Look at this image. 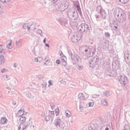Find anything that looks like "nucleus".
<instances>
[{"mask_svg":"<svg viewBox=\"0 0 130 130\" xmlns=\"http://www.w3.org/2000/svg\"><path fill=\"white\" fill-rule=\"evenodd\" d=\"M105 37H110V34H109V32H105Z\"/></svg>","mask_w":130,"mask_h":130,"instance_id":"obj_45","label":"nucleus"},{"mask_svg":"<svg viewBox=\"0 0 130 130\" xmlns=\"http://www.w3.org/2000/svg\"><path fill=\"white\" fill-rule=\"evenodd\" d=\"M101 102L104 106H108V102H107V100H106V99L102 100Z\"/></svg>","mask_w":130,"mask_h":130,"instance_id":"obj_26","label":"nucleus"},{"mask_svg":"<svg viewBox=\"0 0 130 130\" xmlns=\"http://www.w3.org/2000/svg\"><path fill=\"white\" fill-rule=\"evenodd\" d=\"M45 44V46H46L47 47H48V48H49V44Z\"/></svg>","mask_w":130,"mask_h":130,"instance_id":"obj_60","label":"nucleus"},{"mask_svg":"<svg viewBox=\"0 0 130 130\" xmlns=\"http://www.w3.org/2000/svg\"><path fill=\"white\" fill-rule=\"evenodd\" d=\"M78 98L80 100H85V96L84 95V94H83V93L82 92L79 93Z\"/></svg>","mask_w":130,"mask_h":130,"instance_id":"obj_24","label":"nucleus"},{"mask_svg":"<svg viewBox=\"0 0 130 130\" xmlns=\"http://www.w3.org/2000/svg\"><path fill=\"white\" fill-rule=\"evenodd\" d=\"M34 61H35V62H38V61H39L38 58L35 57L34 58Z\"/></svg>","mask_w":130,"mask_h":130,"instance_id":"obj_51","label":"nucleus"},{"mask_svg":"<svg viewBox=\"0 0 130 130\" xmlns=\"http://www.w3.org/2000/svg\"><path fill=\"white\" fill-rule=\"evenodd\" d=\"M105 130H109V128L106 127Z\"/></svg>","mask_w":130,"mask_h":130,"instance_id":"obj_64","label":"nucleus"},{"mask_svg":"<svg viewBox=\"0 0 130 130\" xmlns=\"http://www.w3.org/2000/svg\"><path fill=\"white\" fill-rule=\"evenodd\" d=\"M22 126V130H25L28 128L29 125H30V122H26L25 123H22V124H20Z\"/></svg>","mask_w":130,"mask_h":130,"instance_id":"obj_16","label":"nucleus"},{"mask_svg":"<svg viewBox=\"0 0 130 130\" xmlns=\"http://www.w3.org/2000/svg\"><path fill=\"white\" fill-rule=\"evenodd\" d=\"M49 116L51 118V119H53L54 118L55 114H54V111H49Z\"/></svg>","mask_w":130,"mask_h":130,"instance_id":"obj_23","label":"nucleus"},{"mask_svg":"<svg viewBox=\"0 0 130 130\" xmlns=\"http://www.w3.org/2000/svg\"><path fill=\"white\" fill-rule=\"evenodd\" d=\"M12 104H13V105L15 106V105H16L17 104V103H15V102H13Z\"/></svg>","mask_w":130,"mask_h":130,"instance_id":"obj_62","label":"nucleus"},{"mask_svg":"<svg viewBox=\"0 0 130 130\" xmlns=\"http://www.w3.org/2000/svg\"><path fill=\"white\" fill-rule=\"evenodd\" d=\"M9 70H8V69H6V68H4V69H2L1 70V73H7V72H8Z\"/></svg>","mask_w":130,"mask_h":130,"instance_id":"obj_39","label":"nucleus"},{"mask_svg":"<svg viewBox=\"0 0 130 130\" xmlns=\"http://www.w3.org/2000/svg\"><path fill=\"white\" fill-rule=\"evenodd\" d=\"M41 85L42 86V88L45 90V88H46V86H47V83H46V81H44V82L42 83Z\"/></svg>","mask_w":130,"mask_h":130,"instance_id":"obj_32","label":"nucleus"},{"mask_svg":"<svg viewBox=\"0 0 130 130\" xmlns=\"http://www.w3.org/2000/svg\"><path fill=\"white\" fill-rule=\"evenodd\" d=\"M115 18L119 23H125L126 15L122 9L119 8L115 15Z\"/></svg>","mask_w":130,"mask_h":130,"instance_id":"obj_3","label":"nucleus"},{"mask_svg":"<svg viewBox=\"0 0 130 130\" xmlns=\"http://www.w3.org/2000/svg\"><path fill=\"white\" fill-rule=\"evenodd\" d=\"M12 43H13V40H9L7 41V47L8 49H12L13 48V46H12Z\"/></svg>","mask_w":130,"mask_h":130,"instance_id":"obj_18","label":"nucleus"},{"mask_svg":"<svg viewBox=\"0 0 130 130\" xmlns=\"http://www.w3.org/2000/svg\"><path fill=\"white\" fill-rule=\"evenodd\" d=\"M2 17H4V10H3L2 5H0V18Z\"/></svg>","mask_w":130,"mask_h":130,"instance_id":"obj_28","label":"nucleus"},{"mask_svg":"<svg viewBox=\"0 0 130 130\" xmlns=\"http://www.w3.org/2000/svg\"><path fill=\"white\" fill-rule=\"evenodd\" d=\"M68 53L69 55H70V57L71 58V59L73 60L74 54H75L74 50H73V49H68Z\"/></svg>","mask_w":130,"mask_h":130,"instance_id":"obj_17","label":"nucleus"},{"mask_svg":"<svg viewBox=\"0 0 130 130\" xmlns=\"http://www.w3.org/2000/svg\"><path fill=\"white\" fill-rule=\"evenodd\" d=\"M79 109L80 110H83V107L81 105L79 106Z\"/></svg>","mask_w":130,"mask_h":130,"instance_id":"obj_57","label":"nucleus"},{"mask_svg":"<svg viewBox=\"0 0 130 130\" xmlns=\"http://www.w3.org/2000/svg\"><path fill=\"white\" fill-rule=\"evenodd\" d=\"M82 35L80 34H75L71 38L72 42H78L81 40Z\"/></svg>","mask_w":130,"mask_h":130,"instance_id":"obj_9","label":"nucleus"},{"mask_svg":"<svg viewBox=\"0 0 130 130\" xmlns=\"http://www.w3.org/2000/svg\"><path fill=\"white\" fill-rule=\"evenodd\" d=\"M10 1L11 0H0V2L3 4H8Z\"/></svg>","mask_w":130,"mask_h":130,"instance_id":"obj_37","label":"nucleus"},{"mask_svg":"<svg viewBox=\"0 0 130 130\" xmlns=\"http://www.w3.org/2000/svg\"><path fill=\"white\" fill-rule=\"evenodd\" d=\"M56 116H58L59 114V109L58 108H57L56 109L55 111Z\"/></svg>","mask_w":130,"mask_h":130,"instance_id":"obj_35","label":"nucleus"},{"mask_svg":"<svg viewBox=\"0 0 130 130\" xmlns=\"http://www.w3.org/2000/svg\"><path fill=\"white\" fill-rule=\"evenodd\" d=\"M119 81H120V84L122 85V86H125V85H126V84L128 83L127 77L124 75H121L120 76V78H119Z\"/></svg>","mask_w":130,"mask_h":130,"instance_id":"obj_8","label":"nucleus"},{"mask_svg":"<svg viewBox=\"0 0 130 130\" xmlns=\"http://www.w3.org/2000/svg\"><path fill=\"white\" fill-rule=\"evenodd\" d=\"M35 125H30V127L32 128V129H33L34 130H35V129H36V127H35Z\"/></svg>","mask_w":130,"mask_h":130,"instance_id":"obj_50","label":"nucleus"},{"mask_svg":"<svg viewBox=\"0 0 130 130\" xmlns=\"http://www.w3.org/2000/svg\"><path fill=\"white\" fill-rule=\"evenodd\" d=\"M89 105L90 107H93V106H94V103L90 102L89 103Z\"/></svg>","mask_w":130,"mask_h":130,"instance_id":"obj_49","label":"nucleus"},{"mask_svg":"<svg viewBox=\"0 0 130 130\" xmlns=\"http://www.w3.org/2000/svg\"><path fill=\"white\" fill-rule=\"evenodd\" d=\"M23 43V40L22 39H20L16 41L15 45L16 46V48H20L22 46V44Z\"/></svg>","mask_w":130,"mask_h":130,"instance_id":"obj_14","label":"nucleus"},{"mask_svg":"<svg viewBox=\"0 0 130 130\" xmlns=\"http://www.w3.org/2000/svg\"><path fill=\"white\" fill-rule=\"evenodd\" d=\"M60 84L61 86H66V81H63V80H61L60 81Z\"/></svg>","mask_w":130,"mask_h":130,"instance_id":"obj_42","label":"nucleus"},{"mask_svg":"<svg viewBox=\"0 0 130 130\" xmlns=\"http://www.w3.org/2000/svg\"><path fill=\"white\" fill-rule=\"evenodd\" d=\"M76 68H77V69H78V70H83V66H82V65H81V66H80V65H77V66H76Z\"/></svg>","mask_w":130,"mask_h":130,"instance_id":"obj_41","label":"nucleus"},{"mask_svg":"<svg viewBox=\"0 0 130 130\" xmlns=\"http://www.w3.org/2000/svg\"><path fill=\"white\" fill-rule=\"evenodd\" d=\"M37 33L38 34H39V35H40V36H41V37H42V36H43V34L42 33V30H41V29H38L37 30Z\"/></svg>","mask_w":130,"mask_h":130,"instance_id":"obj_34","label":"nucleus"},{"mask_svg":"<svg viewBox=\"0 0 130 130\" xmlns=\"http://www.w3.org/2000/svg\"><path fill=\"white\" fill-rule=\"evenodd\" d=\"M13 67L14 68H18V64L16 63H13Z\"/></svg>","mask_w":130,"mask_h":130,"instance_id":"obj_54","label":"nucleus"},{"mask_svg":"<svg viewBox=\"0 0 130 130\" xmlns=\"http://www.w3.org/2000/svg\"><path fill=\"white\" fill-rule=\"evenodd\" d=\"M32 53H34V54H35V52H36L35 48L33 49V50H32Z\"/></svg>","mask_w":130,"mask_h":130,"instance_id":"obj_58","label":"nucleus"},{"mask_svg":"<svg viewBox=\"0 0 130 130\" xmlns=\"http://www.w3.org/2000/svg\"><path fill=\"white\" fill-rule=\"evenodd\" d=\"M66 70L67 72H70L71 71V68H70V66L66 67Z\"/></svg>","mask_w":130,"mask_h":130,"instance_id":"obj_47","label":"nucleus"},{"mask_svg":"<svg viewBox=\"0 0 130 130\" xmlns=\"http://www.w3.org/2000/svg\"><path fill=\"white\" fill-rule=\"evenodd\" d=\"M124 58L126 63H129L130 62V53L128 52H125L124 53Z\"/></svg>","mask_w":130,"mask_h":130,"instance_id":"obj_13","label":"nucleus"},{"mask_svg":"<svg viewBox=\"0 0 130 130\" xmlns=\"http://www.w3.org/2000/svg\"><path fill=\"white\" fill-rule=\"evenodd\" d=\"M8 123V119L6 117H3L1 118V121H0V123L1 124H7Z\"/></svg>","mask_w":130,"mask_h":130,"instance_id":"obj_22","label":"nucleus"},{"mask_svg":"<svg viewBox=\"0 0 130 130\" xmlns=\"http://www.w3.org/2000/svg\"><path fill=\"white\" fill-rule=\"evenodd\" d=\"M99 61V58H98V56H95L90 58L89 61V66L90 68H95V67L98 64Z\"/></svg>","mask_w":130,"mask_h":130,"instance_id":"obj_7","label":"nucleus"},{"mask_svg":"<svg viewBox=\"0 0 130 130\" xmlns=\"http://www.w3.org/2000/svg\"><path fill=\"white\" fill-rule=\"evenodd\" d=\"M43 42H44V43H45V44H46V38H45V39H44Z\"/></svg>","mask_w":130,"mask_h":130,"instance_id":"obj_61","label":"nucleus"},{"mask_svg":"<svg viewBox=\"0 0 130 130\" xmlns=\"http://www.w3.org/2000/svg\"><path fill=\"white\" fill-rule=\"evenodd\" d=\"M48 83H49V87L50 86H53V84H52V81H51V80H49V81H48Z\"/></svg>","mask_w":130,"mask_h":130,"instance_id":"obj_48","label":"nucleus"},{"mask_svg":"<svg viewBox=\"0 0 130 130\" xmlns=\"http://www.w3.org/2000/svg\"><path fill=\"white\" fill-rule=\"evenodd\" d=\"M63 129L62 130H69V128L68 127V126L67 125H63Z\"/></svg>","mask_w":130,"mask_h":130,"instance_id":"obj_46","label":"nucleus"},{"mask_svg":"<svg viewBox=\"0 0 130 130\" xmlns=\"http://www.w3.org/2000/svg\"><path fill=\"white\" fill-rule=\"evenodd\" d=\"M83 50H84L85 52H89L88 53V57H91L93 56L94 54H95V52H96V49L94 47H89L88 46H85L83 47Z\"/></svg>","mask_w":130,"mask_h":130,"instance_id":"obj_6","label":"nucleus"},{"mask_svg":"<svg viewBox=\"0 0 130 130\" xmlns=\"http://www.w3.org/2000/svg\"><path fill=\"white\" fill-rule=\"evenodd\" d=\"M109 94H110V92H109V91H105L103 93V95H104V96H108L109 95Z\"/></svg>","mask_w":130,"mask_h":130,"instance_id":"obj_40","label":"nucleus"},{"mask_svg":"<svg viewBox=\"0 0 130 130\" xmlns=\"http://www.w3.org/2000/svg\"><path fill=\"white\" fill-rule=\"evenodd\" d=\"M89 25L86 23L80 24L78 28V31L80 33L79 35L83 36V34L84 33L87 32L89 31Z\"/></svg>","mask_w":130,"mask_h":130,"instance_id":"obj_4","label":"nucleus"},{"mask_svg":"<svg viewBox=\"0 0 130 130\" xmlns=\"http://www.w3.org/2000/svg\"><path fill=\"white\" fill-rule=\"evenodd\" d=\"M74 5L75 6L76 9H77V10L78 11L79 15H80V16H82V11H81V8L80 7V4H79V2L75 1L74 2Z\"/></svg>","mask_w":130,"mask_h":130,"instance_id":"obj_12","label":"nucleus"},{"mask_svg":"<svg viewBox=\"0 0 130 130\" xmlns=\"http://www.w3.org/2000/svg\"><path fill=\"white\" fill-rule=\"evenodd\" d=\"M57 6L60 12H64L69 8V3L66 0H62Z\"/></svg>","mask_w":130,"mask_h":130,"instance_id":"obj_5","label":"nucleus"},{"mask_svg":"<svg viewBox=\"0 0 130 130\" xmlns=\"http://www.w3.org/2000/svg\"><path fill=\"white\" fill-rule=\"evenodd\" d=\"M92 98H97V97H98V95H97V94H93L92 95Z\"/></svg>","mask_w":130,"mask_h":130,"instance_id":"obj_53","label":"nucleus"},{"mask_svg":"<svg viewBox=\"0 0 130 130\" xmlns=\"http://www.w3.org/2000/svg\"><path fill=\"white\" fill-rule=\"evenodd\" d=\"M5 79L6 81H8V80H11V78H10V76H8V75H6L5 76Z\"/></svg>","mask_w":130,"mask_h":130,"instance_id":"obj_44","label":"nucleus"},{"mask_svg":"<svg viewBox=\"0 0 130 130\" xmlns=\"http://www.w3.org/2000/svg\"><path fill=\"white\" fill-rule=\"evenodd\" d=\"M68 18L70 19L71 24L73 25L72 23H77L78 22V19L79 18V14L78 12L74 9H70L67 12Z\"/></svg>","mask_w":130,"mask_h":130,"instance_id":"obj_2","label":"nucleus"},{"mask_svg":"<svg viewBox=\"0 0 130 130\" xmlns=\"http://www.w3.org/2000/svg\"><path fill=\"white\" fill-rule=\"evenodd\" d=\"M96 13L99 15H95V18L97 21L100 22L102 20H106L107 18V13L101 6H98L96 8Z\"/></svg>","mask_w":130,"mask_h":130,"instance_id":"obj_1","label":"nucleus"},{"mask_svg":"<svg viewBox=\"0 0 130 130\" xmlns=\"http://www.w3.org/2000/svg\"><path fill=\"white\" fill-rule=\"evenodd\" d=\"M23 29H27V31H29V30H34L35 26L32 24L25 23L23 25Z\"/></svg>","mask_w":130,"mask_h":130,"instance_id":"obj_10","label":"nucleus"},{"mask_svg":"<svg viewBox=\"0 0 130 130\" xmlns=\"http://www.w3.org/2000/svg\"><path fill=\"white\" fill-rule=\"evenodd\" d=\"M19 121L21 124L24 123V122L26 121V117L23 116L21 117L19 119Z\"/></svg>","mask_w":130,"mask_h":130,"instance_id":"obj_27","label":"nucleus"},{"mask_svg":"<svg viewBox=\"0 0 130 130\" xmlns=\"http://www.w3.org/2000/svg\"><path fill=\"white\" fill-rule=\"evenodd\" d=\"M66 116H67V117H71V112H70V111H66Z\"/></svg>","mask_w":130,"mask_h":130,"instance_id":"obj_33","label":"nucleus"},{"mask_svg":"<svg viewBox=\"0 0 130 130\" xmlns=\"http://www.w3.org/2000/svg\"><path fill=\"white\" fill-rule=\"evenodd\" d=\"M109 46V45H108L107 43L105 42L103 44V46H102L103 49H105L106 50V49H108Z\"/></svg>","mask_w":130,"mask_h":130,"instance_id":"obj_25","label":"nucleus"},{"mask_svg":"<svg viewBox=\"0 0 130 130\" xmlns=\"http://www.w3.org/2000/svg\"><path fill=\"white\" fill-rule=\"evenodd\" d=\"M45 61L46 62H47L48 61H49V60L48 59H47V58H46L45 59Z\"/></svg>","mask_w":130,"mask_h":130,"instance_id":"obj_59","label":"nucleus"},{"mask_svg":"<svg viewBox=\"0 0 130 130\" xmlns=\"http://www.w3.org/2000/svg\"><path fill=\"white\" fill-rule=\"evenodd\" d=\"M6 89H7V90H11V88H10V87H7Z\"/></svg>","mask_w":130,"mask_h":130,"instance_id":"obj_63","label":"nucleus"},{"mask_svg":"<svg viewBox=\"0 0 130 130\" xmlns=\"http://www.w3.org/2000/svg\"><path fill=\"white\" fill-rule=\"evenodd\" d=\"M50 118H51L49 115V116H46L45 118V120L46 121H49V120L50 119Z\"/></svg>","mask_w":130,"mask_h":130,"instance_id":"obj_43","label":"nucleus"},{"mask_svg":"<svg viewBox=\"0 0 130 130\" xmlns=\"http://www.w3.org/2000/svg\"><path fill=\"white\" fill-rule=\"evenodd\" d=\"M1 46H3V45H0V47H1ZM5 52H6V49L0 48V54H5Z\"/></svg>","mask_w":130,"mask_h":130,"instance_id":"obj_29","label":"nucleus"},{"mask_svg":"<svg viewBox=\"0 0 130 130\" xmlns=\"http://www.w3.org/2000/svg\"><path fill=\"white\" fill-rule=\"evenodd\" d=\"M74 58L76 59L79 62H81L82 61V58H81V57H80V56H79L77 53L74 54L73 59H74Z\"/></svg>","mask_w":130,"mask_h":130,"instance_id":"obj_20","label":"nucleus"},{"mask_svg":"<svg viewBox=\"0 0 130 130\" xmlns=\"http://www.w3.org/2000/svg\"><path fill=\"white\" fill-rule=\"evenodd\" d=\"M6 61L5 56L3 55H0V64H4Z\"/></svg>","mask_w":130,"mask_h":130,"instance_id":"obj_21","label":"nucleus"},{"mask_svg":"<svg viewBox=\"0 0 130 130\" xmlns=\"http://www.w3.org/2000/svg\"><path fill=\"white\" fill-rule=\"evenodd\" d=\"M50 105L52 110H53V109H54V107H55V106H54V104L53 103H50Z\"/></svg>","mask_w":130,"mask_h":130,"instance_id":"obj_36","label":"nucleus"},{"mask_svg":"<svg viewBox=\"0 0 130 130\" xmlns=\"http://www.w3.org/2000/svg\"><path fill=\"white\" fill-rule=\"evenodd\" d=\"M111 24L113 25V27H114L115 29H117V26L115 25H116V22H115L114 20L113 21V22Z\"/></svg>","mask_w":130,"mask_h":130,"instance_id":"obj_38","label":"nucleus"},{"mask_svg":"<svg viewBox=\"0 0 130 130\" xmlns=\"http://www.w3.org/2000/svg\"><path fill=\"white\" fill-rule=\"evenodd\" d=\"M60 22L61 26H66V25H68V19L66 18H61L60 19Z\"/></svg>","mask_w":130,"mask_h":130,"instance_id":"obj_15","label":"nucleus"},{"mask_svg":"<svg viewBox=\"0 0 130 130\" xmlns=\"http://www.w3.org/2000/svg\"><path fill=\"white\" fill-rule=\"evenodd\" d=\"M56 63L57 64H59V63H60V61H59V59L56 60Z\"/></svg>","mask_w":130,"mask_h":130,"instance_id":"obj_52","label":"nucleus"},{"mask_svg":"<svg viewBox=\"0 0 130 130\" xmlns=\"http://www.w3.org/2000/svg\"><path fill=\"white\" fill-rule=\"evenodd\" d=\"M24 113H25V111L24 110H19L18 111V114L19 116H22V115H24Z\"/></svg>","mask_w":130,"mask_h":130,"instance_id":"obj_30","label":"nucleus"},{"mask_svg":"<svg viewBox=\"0 0 130 130\" xmlns=\"http://www.w3.org/2000/svg\"><path fill=\"white\" fill-rule=\"evenodd\" d=\"M119 2L123 5H125L126 4H127L128 2H129V0H119Z\"/></svg>","mask_w":130,"mask_h":130,"instance_id":"obj_31","label":"nucleus"},{"mask_svg":"<svg viewBox=\"0 0 130 130\" xmlns=\"http://www.w3.org/2000/svg\"><path fill=\"white\" fill-rule=\"evenodd\" d=\"M62 66H64V67H65V66H67V62H66V60H64V62H62Z\"/></svg>","mask_w":130,"mask_h":130,"instance_id":"obj_55","label":"nucleus"},{"mask_svg":"<svg viewBox=\"0 0 130 130\" xmlns=\"http://www.w3.org/2000/svg\"><path fill=\"white\" fill-rule=\"evenodd\" d=\"M63 123H62V121L60 118H57L55 121V125L56 127H59V128H62V126H63Z\"/></svg>","mask_w":130,"mask_h":130,"instance_id":"obj_11","label":"nucleus"},{"mask_svg":"<svg viewBox=\"0 0 130 130\" xmlns=\"http://www.w3.org/2000/svg\"><path fill=\"white\" fill-rule=\"evenodd\" d=\"M41 116H45V112H43L41 114Z\"/></svg>","mask_w":130,"mask_h":130,"instance_id":"obj_56","label":"nucleus"},{"mask_svg":"<svg viewBox=\"0 0 130 130\" xmlns=\"http://www.w3.org/2000/svg\"><path fill=\"white\" fill-rule=\"evenodd\" d=\"M108 76H109V77H116L117 76V74L116 73H115L113 74V72L111 70H108L107 73Z\"/></svg>","mask_w":130,"mask_h":130,"instance_id":"obj_19","label":"nucleus"}]
</instances>
